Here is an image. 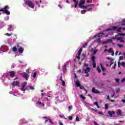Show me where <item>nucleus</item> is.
Instances as JSON below:
<instances>
[{"mask_svg": "<svg viewBox=\"0 0 125 125\" xmlns=\"http://www.w3.org/2000/svg\"><path fill=\"white\" fill-rule=\"evenodd\" d=\"M26 84H27V82H23L22 83V84L21 85V90H22V91H25V90H26V89H28L27 88V87H25Z\"/></svg>", "mask_w": 125, "mask_h": 125, "instance_id": "nucleus-11", "label": "nucleus"}, {"mask_svg": "<svg viewBox=\"0 0 125 125\" xmlns=\"http://www.w3.org/2000/svg\"><path fill=\"white\" fill-rule=\"evenodd\" d=\"M84 57H85V55H82V60H83L84 59Z\"/></svg>", "mask_w": 125, "mask_h": 125, "instance_id": "nucleus-60", "label": "nucleus"}, {"mask_svg": "<svg viewBox=\"0 0 125 125\" xmlns=\"http://www.w3.org/2000/svg\"><path fill=\"white\" fill-rule=\"evenodd\" d=\"M100 66L102 68V71L103 72H105V71L106 70V68H105V67H104V66H103V65H102V63H100Z\"/></svg>", "mask_w": 125, "mask_h": 125, "instance_id": "nucleus-29", "label": "nucleus"}, {"mask_svg": "<svg viewBox=\"0 0 125 125\" xmlns=\"http://www.w3.org/2000/svg\"><path fill=\"white\" fill-rule=\"evenodd\" d=\"M75 121L76 122H80V118H79L78 116H76V118L75 119Z\"/></svg>", "mask_w": 125, "mask_h": 125, "instance_id": "nucleus-45", "label": "nucleus"}, {"mask_svg": "<svg viewBox=\"0 0 125 125\" xmlns=\"http://www.w3.org/2000/svg\"><path fill=\"white\" fill-rule=\"evenodd\" d=\"M119 26H111L109 28H107L105 30H104V32L99 33L97 34H96L93 37V39H97V38H100V39L104 38V37L107 38L108 35H110L109 32L111 31H117L118 33L124 32L125 30V19H124L122 21L118 22Z\"/></svg>", "mask_w": 125, "mask_h": 125, "instance_id": "nucleus-1", "label": "nucleus"}, {"mask_svg": "<svg viewBox=\"0 0 125 125\" xmlns=\"http://www.w3.org/2000/svg\"><path fill=\"white\" fill-rule=\"evenodd\" d=\"M24 3L23 4L24 6L27 5L30 8H34L35 7V4L30 0H24Z\"/></svg>", "mask_w": 125, "mask_h": 125, "instance_id": "nucleus-2", "label": "nucleus"}, {"mask_svg": "<svg viewBox=\"0 0 125 125\" xmlns=\"http://www.w3.org/2000/svg\"><path fill=\"white\" fill-rule=\"evenodd\" d=\"M80 97L81 98H82V99H83V100H84V99H85V97H83V95H80Z\"/></svg>", "mask_w": 125, "mask_h": 125, "instance_id": "nucleus-46", "label": "nucleus"}, {"mask_svg": "<svg viewBox=\"0 0 125 125\" xmlns=\"http://www.w3.org/2000/svg\"><path fill=\"white\" fill-rule=\"evenodd\" d=\"M37 100H38V98L37 97H35L32 99V101H33V102H37Z\"/></svg>", "mask_w": 125, "mask_h": 125, "instance_id": "nucleus-33", "label": "nucleus"}, {"mask_svg": "<svg viewBox=\"0 0 125 125\" xmlns=\"http://www.w3.org/2000/svg\"><path fill=\"white\" fill-rule=\"evenodd\" d=\"M119 91H120V88H117L116 89V92L118 93V92H119Z\"/></svg>", "mask_w": 125, "mask_h": 125, "instance_id": "nucleus-63", "label": "nucleus"}, {"mask_svg": "<svg viewBox=\"0 0 125 125\" xmlns=\"http://www.w3.org/2000/svg\"><path fill=\"white\" fill-rule=\"evenodd\" d=\"M87 6V8H85L86 10V11H91L93 8V6H94V4H90L89 5L85 6Z\"/></svg>", "mask_w": 125, "mask_h": 125, "instance_id": "nucleus-9", "label": "nucleus"}, {"mask_svg": "<svg viewBox=\"0 0 125 125\" xmlns=\"http://www.w3.org/2000/svg\"><path fill=\"white\" fill-rule=\"evenodd\" d=\"M12 35V33H5V36H7L8 37H11Z\"/></svg>", "mask_w": 125, "mask_h": 125, "instance_id": "nucleus-42", "label": "nucleus"}, {"mask_svg": "<svg viewBox=\"0 0 125 125\" xmlns=\"http://www.w3.org/2000/svg\"><path fill=\"white\" fill-rule=\"evenodd\" d=\"M60 118H64L65 120H67V118H65V117L63 116L62 115H59Z\"/></svg>", "mask_w": 125, "mask_h": 125, "instance_id": "nucleus-51", "label": "nucleus"}, {"mask_svg": "<svg viewBox=\"0 0 125 125\" xmlns=\"http://www.w3.org/2000/svg\"><path fill=\"white\" fill-rule=\"evenodd\" d=\"M113 41L112 39H108L105 41L103 42V44H106V43H109L110 42H112Z\"/></svg>", "mask_w": 125, "mask_h": 125, "instance_id": "nucleus-19", "label": "nucleus"}, {"mask_svg": "<svg viewBox=\"0 0 125 125\" xmlns=\"http://www.w3.org/2000/svg\"><path fill=\"white\" fill-rule=\"evenodd\" d=\"M4 20L5 21H8V20H9V16L5 17L4 18Z\"/></svg>", "mask_w": 125, "mask_h": 125, "instance_id": "nucleus-34", "label": "nucleus"}, {"mask_svg": "<svg viewBox=\"0 0 125 125\" xmlns=\"http://www.w3.org/2000/svg\"><path fill=\"white\" fill-rule=\"evenodd\" d=\"M51 98H52V96H48V97H47L45 99V100H46V101L45 102L46 103V104L48 105V104H50V101L51 100Z\"/></svg>", "mask_w": 125, "mask_h": 125, "instance_id": "nucleus-13", "label": "nucleus"}, {"mask_svg": "<svg viewBox=\"0 0 125 125\" xmlns=\"http://www.w3.org/2000/svg\"><path fill=\"white\" fill-rule=\"evenodd\" d=\"M91 61L93 63V68H96V62L95 61V57L94 56H92Z\"/></svg>", "mask_w": 125, "mask_h": 125, "instance_id": "nucleus-10", "label": "nucleus"}, {"mask_svg": "<svg viewBox=\"0 0 125 125\" xmlns=\"http://www.w3.org/2000/svg\"><path fill=\"white\" fill-rule=\"evenodd\" d=\"M92 92H93V93H95L96 94L100 93V92H99V91L97 90V89H95V88H94V87H93L92 89Z\"/></svg>", "mask_w": 125, "mask_h": 125, "instance_id": "nucleus-20", "label": "nucleus"}, {"mask_svg": "<svg viewBox=\"0 0 125 125\" xmlns=\"http://www.w3.org/2000/svg\"><path fill=\"white\" fill-rule=\"evenodd\" d=\"M86 10H83L81 11V14H85V12H86Z\"/></svg>", "mask_w": 125, "mask_h": 125, "instance_id": "nucleus-41", "label": "nucleus"}, {"mask_svg": "<svg viewBox=\"0 0 125 125\" xmlns=\"http://www.w3.org/2000/svg\"><path fill=\"white\" fill-rule=\"evenodd\" d=\"M122 113V110L121 109H119L116 111V115H117V116H121Z\"/></svg>", "mask_w": 125, "mask_h": 125, "instance_id": "nucleus-24", "label": "nucleus"}, {"mask_svg": "<svg viewBox=\"0 0 125 125\" xmlns=\"http://www.w3.org/2000/svg\"><path fill=\"white\" fill-rule=\"evenodd\" d=\"M76 84L77 86H78V87L81 86V84L80 83V81H76Z\"/></svg>", "mask_w": 125, "mask_h": 125, "instance_id": "nucleus-31", "label": "nucleus"}, {"mask_svg": "<svg viewBox=\"0 0 125 125\" xmlns=\"http://www.w3.org/2000/svg\"><path fill=\"white\" fill-rule=\"evenodd\" d=\"M15 66H16L15 63H13L12 65V68H14V67H15Z\"/></svg>", "mask_w": 125, "mask_h": 125, "instance_id": "nucleus-58", "label": "nucleus"}, {"mask_svg": "<svg viewBox=\"0 0 125 125\" xmlns=\"http://www.w3.org/2000/svg\"><path fill=\"white\" fill-rule=\"evenodd\" d=\"M121 65H122V66H123V67H125V62H122L121 63Z\"/></svg>", "mask_w": 125, "mask_h": 125, "instance_id": "nucleus-57", "label": "nucleus"}, {"mask_svg": "<svg viewBox=\"0 0 125 125\" xmlns=\"http://www.w3.org/2000/svg\"><path fill=\"white\" fill-rule=\"evenodd\" d=\"M3 49L2 48V47H0V53H2V52H3Z\"/></svg>", "mask_w": 125, "mask_h": 125, "instance_id": "nucleus-48", "label": "nucleus"}, {"mask_svg": "<svg viewBox=\"0 0 125 125\" xmlns=\"http://www.w3.org/2000/svg\"><path fill=\"white\" fill-rule=\"evenodd\" d=\"M92 111H94V112H95L96 113H97V110L94 109V108L92 109Z\"/></svg>", "mask_w": 125, "mask_h": 125, "instance_id": "nucleus-64", "label": "nucleus"}, {"mask_svg": "<svg viewBox=\"0 0 125 125\" xmlns=\"http://www.w3.org/2000/svg\"><path fill=\"white\" fill-rule=\"evenodd\" d=\"M9 8V7L8 5H6L3 9H0V11H3V13H6L7 15H9L10 14V12L8 10Z\"/></svg>", "mask_w": 125, "mask_h": 125, "instance_id": "nucleus-6", "label": "nucleus"}, {"mask_svg": "<svg viewBox=\"0 0 125 125\" xmlns=\"http://www.w3.org/2000/svg\"><path fill=\"white\" fill-rule=\"evenodd\" d=\"M108 108H109V106H108V104H105V110H108Z\"/></svg>", "mask_w": 125, "mask_h": 125, "instance_id": "nucleus-47", "label": "nucleus"}, {"mask_svg": "<svg viewBox=\"0 0 125 125\" xmlns=\"http://www.w3.org/2000/svg\"><path fill=\"white\" fill-rule=\"evenodd\" d=\"M120 36H125V33H121L115 36V39L117 41H120V42H125V41L123 39V37H120Z\"/></svg>", "mask_w": 125, "mask_h": 125, "instance_id": "nucleus-4", "label": "nucleus"}, {"mask_svg": "<svg viewBox=\"0 0 125 125\" xmlns=\"http://www.w3.org/2000/svg\"><path fill=\"white\" fill-rule=\"evenodd\" d=\"M97 70L98 73H101V69H100V67H99V66H97Z\"/></svg>", "mask_w": 125, "mask_h": 125, "instance_id": "nucleus-36", "label": "nucleus"}, {"mask_svg": "<svg viewBox=\"0 0 125 125\" xmlns=\"http://www.w3.org/2000/svg\"><path fill=\"white\" fill-rule=\"evenodd\" d=\"M23 120H20V124H23Z\"/></svg>", "mask_w": 125, "mask_h": 125, "instance_id": "nucleus-62", "label": "nucleus"}, {"mask_svg": "<svg viewBox=\"0 0 125 125\" xmlns=\"http://www.w3.org/2000/svg\"><path fill=\"white\" fill-rule=\"evenodd\" d=\"M21 76H22L23 78H25V80H26V81H28V78L30 77V76H29L28 74L25 72L22 73Z\"/></svg>", "mask_w": 125, "mask_h": 125, "instance_id": "nucleus-15", "label": "nucleus"}, {"mask_svg": "<svg viewBox=\"0 0 125 125\" xmlns=\"http://www.w3.org/2000/svg\"><path fill=\"white\" fill-rule=\"evenodd\" d=\"M82 51H83V49L82 48H80L78 51V56H76V58L77 59H80V57H79V56H80L81 55V54H82Z\"/></svg>", "mask_w": 125, "mask_h": 125, "instance_id": "nucleus-17", "label": "nucleus"}, {"mask_svg": "<svg viewBox=\"0 0 125 125\" xmlns=\"http://www.w3.org/2000/svg\"><path fill=\"white\" fill-rule=\"evenodd\" d=\"M10 76L11 78H14V76H15V72L14 71H10Z\"/></svg>", "mask_w": 125, "mask_h": 125, "instance_id": "nucleus-28", "label": "nucleus"}, {"mask_svg": "<svg viewBox=\"0 0 125 125\" xmlns=\"http://www.w3.org/2000/svg\"><path fill=\"white\" fill-rule=\"evenodd\" d=\"M12 50L14 52H16L17 51V48L16 46H14L12 48Z\"/></svg>", "mask_w": 125, "mask_h": 125, "instance_id": "nucleus-32", "label": "nucleus"}, {"mask_svg": "<svg viewBox=\"0 0 125 125\" xmlns=\"http://www.w3.org/2000/svg\"><path fill=\"white\" fill-rule=\"evenodd\" d=\"M35 2L36 4H39V3H41L42 2V0H36Z\"/></svg>", "mask_w": 125, "mask_h": 125, "instance_id": "nucleus-37", "label": "nucleus"}, {"mask_svg": "<svg viewBox=\"0 0 125 125\" xmlns=\"http://www.w3.org/2000/svg\"><path fill=\"white\" fill-rule=\"evenodd\" d=\"M74 3H75L74 4V5H75L74 7L75 8H77V6H78V5L79 4V2H76Z\"/></svg>", "mask_w": 125, "mask_h": 125, "instance_id": "nucleus-40", "label": "nucleus"}, {"mask_svg": "<svg viewBox=\"0 0 125 125\" xmlns=\"http://www.w3.org/2000/svg\"><path fill=\"white\" fill-rule=\"evenodd\" d=\"M26 73L29 74L30 73V69H26Z\"/></svg>", "mask_w": 125, "mask_h": 125, "instance_id": "nucleus-61", "label": "nucleus"}, {"mask_svg": "<svg viewBox=\"0 0 125 125\" xmlns=\"http://www.w3.org/2000/svg\"><path fill=\"white\" fill-rule=\"evenodd\" d=\"M35 106L41 110H45V108H44V103L41 102V101H37L35 104Z\"/></svg>", "mask_w": 125, "mask_h": 125, "instance_id": "nucleus-3", "label": "nucleus"}, {"mask_svg": "<svg viewBox=\"0 0 125 125\" xmlns=\"http://www.w3.org/2000/svg\"><path fill=\"white\" fill-rule=\"evenodd\" d=\"M68 109H69V111H71V109H73V106H68Z\"/></svg>", "mask_w": 125, "mask_h": 125, "instance_id": "nucleus-50", "label": "nucleus"}, {"mask_svg": "<svg viewBox=\"0 0 125 125\" xmlns=\"http://www.w3.org/2000/svg\"><path fill=\"white\" fill-rule=\"evenodd\" d=\"M68 119L70 120V121H72V120H73V117L69 116L68 117Z\"/></svg>", "mask_w": 125, "mask_h": 125, "instance_id": "nucleus-53", "label": "nucleus"}, {"mask_svg": "<svg viewBox=\"0 0 125 125\" xmlns=\"http://www.w3.org/2000/svg\"><path fill=\"white\" fill-rule=\"evenodd\" d=\"M115 114V111L113 110L109 111L108 112V114L109 115V117H110V118H113V116H114Z\"/></svg>", "mask_w": 125, "mask_h": 125, "instance_id": "nucleus-16", "label": "nucleus"}, {"mask_svg": "<svg viewBox=\"0 0 125 125\" xmlns=\"http://www.w3.org/2000/svg\"><path fill=\"white\" fill-rule=\"evenodd\" d=\"M97 42L98 43H100L101 42V40L100 39V38H98L97 40Z\"/></svg>", "mask_w": 125, "mask_h": 125, "instance_id": "nucleus-39", "label": "nucleus"}, {"mask_svg": "<svg viewBox=\"0 0 125 125\" xmlns=\"http://www.w3.org/2000/svg\"><path fill=\"white\" fill-rule=\"evenodd\" d=\"M61 81L62 82V84L64 86L65 85V81L62 80V78H61Z\"/></svg>", "mask_w": 125, "mask_h": 125, "instance_id": "nucleus-38", "label": "nucleus"}, {"mask_svg": "<svg viewBox=\"0 0 125 125\" xmlns=\"http://www.w3.org/2000/svg\"><path fill=\"white\" fill-rule=\"evenodd\" d=\"M8 28L7 30L9 31V32H13L14 30H15L16 27H15V25H8Z\"/></svg>", "mask_w": 125, "mask_h": 125, "instance_id": "nucleus-8", "label": "nucleus"}, {"mask_svg": "<svg viewBox=\"0 0 125 125\" xmlns=\"http://www.w3.org/2000/svg\"><path fill=\"white\" fill-rule=\"evenodd\" d=\"M87 45V43H85L83 45V47H85V46H86Z\"/></svg>", "mask_w": 125, "mask_h": 125, "instance_id": "nucleus-49", "label": "nucleus"}, {"mask_svg": "<svg viewBox=\"0 0 125 125\" xmlns=\"http://www.w3.org/2000/svg\"><path fill=\"white\" fill-rule=\"evenodd\" d=\"M108 53H111L112 56H114V55H115V53H114V51H113V50H112V48H110L108 50Z\"/></svg>", "mask_w": 125, "mask_h": 125, "instance_id": "nucleus-23", "label": "nucleus"}, {"mask_svg": "<svg viewBox=\"0 0 125 125\" xmlns=\"http://www.w3.org/2000/svg\"><path fill=\"white\" fill-rule=\"evenodd\" d=\"M108 60H110V66L111 65H113L114 64V59H111V58H107Z\"/></svg>", "mask_w": 125, "mask_h": 125, "instance_id": "nucleus-27", "label": "nucleus"}, {"mask_svg": "<svg viewBox=\"0 0 125 125\" xmlns=\"http://www.w3.org/2000/svg\"><path fill=\"white\" fill-rule=\"evenodd\" d=\"M118 46H119V47H123V46L122 44H118Z\"/></svg>", "mask_w": 125, "mask_h": 125, "instance_id": "nucleus-59", "label": "nucleus"}, {"mask_svg": "<svg viewBox=\"0 0 125 125\" xmlns=\"http://www.w3.org/2000/svg\"><path fill=\"white\" fill-rule=\"evenodd\" d=\"M42 119H45V124H46V125H53V124H54L53 123V122H52V121L50 119L47 118V117H46V116L43 117Z\"/></svg>", "mask_w": 125, "mask_h": 125, "instance_id": "nucleus-5", "label": "nucleus"}, {"mask_svg": "<svg viewBox=\"0 0 125 125\" xmlns=\"http://www.w3.org/2000/svg\"><path fill=\"white\" fill-rule=\"evenodd\" d=\"M5 25L4 24V22L3 21H0V29H1V28H3Z\"/></svg>", "mask_w": 125, "mask_h": 125, "instance_id": "nucleus-26", "label": "nucleus"}, {"mask_svg": "<svg viewBox=\"0 0 125 125\" xmlns=\"http://www.w3.org/2000/svg\"><path fill=\"white\" fill-rule=\"evenodd\" d=\"M27 88L28 90H30V89H31V90H34V89H35V87L32 86H28L27 87Z\"/></svg>", "mask_w": 125, "mask_h": 125, "instance_id": "nucleus-30", "label": "nucleus"}, {"mask_svg": "<svg viewBox=\"0 0 125 125\" xmlns=\"http://www.w3.org/2000/svg\"><path fill=\"white\" fill-rule=\"evenodd\" d=\"M85 2V1L84 0H80V3L79 4V7H80V8H82L83 9H85V8H87V6H85L83 5V4H84Z\"/></svg>", "mask_w": 125, "mask_h": 125, "instance_id": "nucleus-7", "label": "nucleus"}, {"mask_svg": "<svg viewBox=\"0 0 125 125\" xmlns=\"http://www.w3.org/2000/svg\"><path fill=\"white\" fill-rule=\"evenodd\" d=\"M32 77H33L34 79H36V77H37V72H34Z\"/></svg>", "mask_w": 125, "mask_h": 125, "instance_id": "nucleus-43", "label": "nucleus"}, {"mask_svg": "<svg viewBox=\"0 0 125 125\" xmlns=\"http://www.w3.org/2000/svg\"><path fill=\"white\" fill-rule=\"evenodd\" d=\"M12 84L14 86H17L19 85V84H20V83L19 82H18V81H14L12 83Z\"/></svg>", "mask_w": 125, "mask_h": 125, "instance_id": "nucleus-18", "label": "nucleus"}, {"mask_svg": "<svg viewBox=\"0 0 125 125\" xmlns=\"http://www.w3.org/2000/svg\"><path fill=\"white\" fill-rule=\"evenodd\" d=\"M124 59V57L123 56H121L119 59V61L121 60H123Z\"/></svg>", "mask_w": 125, "mask_h": 125, "instance_id": "nucleus-52", "label": "nucleus"}, {"mask_svg": "<svg viewBox=\"0 0 125 125\" xmlns=\"http://www.w3.org/2000/svg\"><path fill=\"white\" fill-rule=\"evenodd\" d=\"M6 76V74L4 73L3 75H2L0 78V80H2V82H4L5 81V77Z\"/></svg>", "mask_w": 125, "mask_h": 125, "instance_id": "nucleus-22", "label": "nucleus"}, {"mask_svg": "<svg viewBox=\"0 0 125 125\" xmlns=\"http://www.w3.org/2000/svg\"><path fill=\"white\" fill-rule=\"evenodd\" d=\"M56 100H60L61 101H64V100H65V99H64V97H63L62 96L61 97V96H59L58 99L56 98Z\"/></svg>", "mask_w": 125, "mask_h": 125, "instance_id": "nucleus-21", "label": "nucleus"}, {"mask_svg": "<svg viewBox=\"0 0 125 125\" xmlns=\"http://www.w3.org/2000/svg\"><path fill=\"white\" fill-rule=\"evenodd\" d=\"M23 51H24V48L23 47H20L18 49L19 53H22Z\"/></svg>", "mask_w": 125, "mask_h": 125, "instance_id": "nucleus-25", "label": "nucleus"}, {"mask_svg": "<svg viewBox=\"0 0 125 125\" xmlns=\"http://www.w3.org/2000/svg\"><path fill=\"white\" fill-rule=\"evenodd\" d=\"M84 72L85 74H86V77H88V76H89L88 73H89V72H90V68L86 67L84 70Z\"/></svg>", "mask_w": 125, "mask_h": 125, "instance_id": "nucleus-14", "label": "nucleus"}, {"mask_svg": "<svg viewBox=\"0 0 125 125\" xmlns=\"http://www.w3.org/2000/svg\"><path fill=\"white\" fill-rule=\"evenodd\" d=\"M69 64V62H66L63 64L62 66V71L63 73H66V71H67V64Z\"/></svg>", "mask_w": 125, "mask_h": 125, "instance_id": "nucleus-12", "label": "nucleus"}, {"mask_svg": "<svg viewBox=\"0 0 125 125\" xmlns=\"http://www.w3.org/2000/svg\"><path fill=\"white\" fill-rule=\"evenodd\" d=\"M93 123H94V125H99V124H98V123H97L96 122H95V121H94Z\"/></svg>", "mask_w": 125, "mask_h": 125, "instance_id": "nucleus-54", "label": "nucleus"}, {"mask_svg": "<svg viewBox=\"0 0 125 125\" xmlns=\"http://www.w3.org/2000/svg\"><path fill=\"white\" fill-rule=\"evenodd\" d=\"M58 6H59V7H60V8H61V9L63 8V5H59Z\"/></svg>", "mask_w": 125, "mask_h": 125, "instance_id": "nucleus-56", "label": "nucleus"}, {"mask_svg": "<svg viewBox=\"0 0 125 125\" xmlns=\"http://www.w3.org/2000/svg\"><path fill=\"white\" fill-rule=\"evenodd\" d=\"M98 51V50H94L93 51V54H96L97 53V52Z\"/></svg>", "mask_w": 125, "mask_h": 125, "instance_id": "nucleus-44", "label": "nucleus"}, {"mask_svg": "<svg viewBox=\"0 0 125 125\" xmlns=\"http://www.w3.org/2000/svg\"><path fill=\"white\" fill-rule=\"evenodd\" d=\"M93 104H94V105H96V106H97V107L98 109H99V108H100V106H99V105H98V103H97V102L94 103Z\"/></svg>", "mask_w": 125, "mask_h": 125, "instance_id": "nucleus-35", "label": "nucleus"}, {"mask_svg": "<svg viewBox=\"0 0 125 125\" xmlns=\"http://www.w3.org/2000/svg\"><path fill=\"white\" fill-rule=\"evenodd\" d=\"M84 66L85 67H88L89 64H88V63H84Z\"/></svg>", "mask_w": 125, "mask_h": 125, "instance_id": "nucleus-55", "label": "nucleus"}]
</instances>
